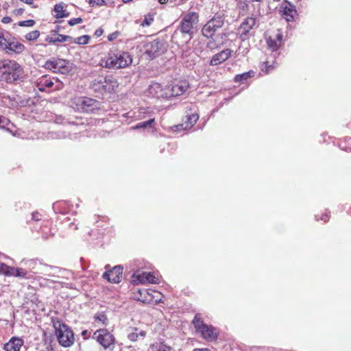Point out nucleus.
I'll use <instances>...</instances> for the list:
<instances>
[{"mask_svg": "<svg viewBox=\"0 0 351 351\" xmlns=\"http://www.w3.org/2000/svg\"><path fill=\"white\" fill-rule=\"evenodd\" d=\"M24 77L23 67L15 60H0V80L8 83L21 81Z\"/></svg>", "mask_w": 351, "mask_h": 351, "instance_id": "nucleus-1", "label": "nucleus"}, {"mask_svg": "<svg viewBox=\"0 0 351 351\" xmlns=\"http://www.w3.org/2000/svg\"><path fill=\"white\" fill-rule=\"evenodd\" d=\"M132 63V57L129 52L123 51H110L102 60L103 67L119 69L128 67Z\"/></svg>", "mask_w": 351, "mask_h": 351, "instance_id": "nucleus-2", "label": "nucleus"}, {"mask_svg": "<svg viewBox=\"0 0 351 351\" xmlns=\"http://www.w3.org/2000/svg\"><path fill=\"white\" fill-rule=\"evenodd\" d=\"M52 322L60 344L65 348L71 346L74 343V335L71 329L59 319H53Z\"/></svg>", "mask_w": 351, "mask_h": 351, "instance_id": "nucleus-3", "label": "nucleus"}, {"mask_svg": "<svg viewBox=\"0 0 351 351\" xmlns=\"http://www.w3.org/2000/svg\"><path fill=\"white\" fill-rule=\"evenodd\" d=\"M91 86L95 91L111 93L118 87L119 83L117 79L112 75L99 76L93 81Z\"/></svg>", "mask_w": 351, "mask_h": 351, "instance_id": "nucleus-4", "label": "nucleus"}, {"mask_svg": "<svg viewBox=\"0 0 351 351\" xmlns=\"http://www.w3.org/2000/svg\"><path fill=\"white\" fill-rule=\"evenodd\" d=\"M45 68L64 75H68L73 71L74 66L70 62L60 58H52L47 60L45 64Z\"/></svg>", "mask_w": 351, "mask_h": 351, "instance_id": "nucleus-5", "label": "nucleus"}, {"mask_svg": "<svg viewBox=\"0 0 351 351\" xmlns=\"http://www.w3.org/2000/svg\"><path fill=\"white\" fill-rule=\"evenodd\" d=\"M196 331L199 332L204 339L213 341L217 339L216 330L211 326L206 325L201 319L199 315H196L193 321Z\"/></svg>", "mask_w": 351, "mask_h": 351, "instance_id": "nucleus-6", "label": "nucleus"}, {"mask_svg": "<svg viewBox=\"0 0 351 351\" xmlns=\"http://www.w3.org/2000/svg\"><path fill=\"white\" fill-rule=\"evenodd\" d=\"M92 338L96 340L104 349L110 348L115 343L114 337L105 328L97 330Z\"/></svg>", "mask_w": 351, "mask_h": 351, "instance_id": "nucleus-7", "label": "nucleus"}, {"mask_svg": "<svg viewBox=\"0 0 351 351\" xmlns=\"http://www.w3.org/2000/svg\"><path fill=\"white\" fill-rule=\"evenodd\" d=\"M166 49L165 43L158 40H154L151 42H147L143 45V53L147 56L149 58H154L164 52Z\"/></svg>", "mask_w": 351, "mask_h": 351, "instance_id": "nucleus-8", "label": "nucleus"}, {"mask_svg": "<svg viewBox=\"0 0 351 351\" xmlns=\"http://www.w3.org/2000/svg\"><path fill=\"white\" fill-rule=\"evenodd\" d=\"M138 293L141 296L138 300L144 303L158 304L162 302L163 298L161 293L153 289L139 290Z\"/></svg>", "mask_w": 351, "mask_h": 351, "instance_id": "nucleus-9", "label": "nucleus"}, {"mask_svg": "<svg viewBox=\"0 0 351 351\" xmlns=\"http://www.w3.org/2000/svg\"><path fill=\"white\" fill-rule=\"evenodd\" d=\"M145 94L148 97L154 98H168L167 86L163 87L158 82H152L146 90Z\"/></svg>", "mask_w": 351, "mask_h": 351, "instance_id": "nucleus-10", "label": "nucleus"}, {"mask_svg": "<svg viewBox=\"0 0 351 351\" xmlns=\"http://www.w3.org/2000/svg\"><path fill=\"white\" fill-rule=\"evenodd\" d=\"M54 80L58 84L55 88L60 89L62 86V84L57 79L51 78L48 75H43L38 78L36 81V87L41 92L45 91L47 88H51L53 86Z\"/></svg>", "mask_w": 351, "mask_h": 351, "instance_id": "nucleus-11", "label": "nucleus"}, {"mask_svg": "<svg viewBox=\"0 0 351 351\" xmlns=\"http://www.w3.org/2000/svg\"><path fill=\"white\" fill-rule=\"evenodd\" d=\"M282 33L279 29L270 35L266 36V42L268 48L273 51L278 49L282 42Z\"/></svg>", "mask_w": 351, "mask_h": 351, "instance_id": "nucleus-12", "label": "nucleus"}, {"mask_svg": "<svg viewBox=\"0 0 351 351\" xmlns=\"http://www.w3.org/2000/svg\"><path fill=\"white\" fill-rule=\"evenodd\" d=\"M189 87V84L186 81H180L171 87L167 86L168 98L171 97H177L184 94Z\"/></svg>", "mask_w": 351, "mask_h": 351, "instance_id": "nucleus-13", "label": "nucleus"}, {"mask_svg": "<svg viewBox=\"0 0 351 351\" xmlns=\"http://www.w3.org/2000/svg\"><path fill=\"white\" fill-rule=\"evenodd\" d=\"M123 267L119 265L114 267L111 270L106 271L103 278L112 283H119L122 278Z\"/></svg>", "mask_w": 351, "mask_h": 351, "instance_id": "nucleus-14", "label": "nucleus"}, {"mask_svg": "<svg viewBox=\"0 0 351 351\" xmlns=\"http://www.w3.org/2000/svg\"><path fill=\"white\" fill-rule=\"evenodd\" d=\"M74 103L76 104L77 110L89 112L93 110L96 101L88 97H77L75 99Z\"/></svg>", "mask_w": 351, "mask_h": 351, "instance_id": "nucleus-15", "label": "nucleus"}, {"mask_svg": "<svg viewBox=\"0 0 351 351\" xmlns=\"http://www.w3.org/2000/svg\"><path fill=\"white\" fill-rule=\"evenodd\" d=\"M232 53L233 51L230 49H225L222 50L213 56L210 60V64L211 66H217L221 64L228 60Z\"/></svg>", "mask_w": 351, "mask_h": 351, "instance_id": "nucleus-16", "label": "nucleus"}, {"mask_svg": "<svg viewBox=\"0 0 351 351\" xmlns=\"http://www.w3.org/2000/svg\"><path fill=\"white\" fill-rule=\"evenodd\" d=\"M136 278L142 284L147 282L152 284H158L160 282L159 277L150 272H143L140 274H138L136 276Z\"/></svg>", "mask_w": 351, "mask_h": 351, "instance_id": "nucleus-17", "label": "nucleus"}, {"mask_svg": "<svg viewBox=\"0 0 351 351\" xmlns=\"http://www.w3.org/2000/svg\"><path fill=\"white\" fill-rule=\"evenodd\" d=\"M23 341L19 337H12L8 343L4 345V350L5 351H20Z\"/></svg>", "mask_w": 351, "mask_h": 351, "instance_id": "nucleus-18", "label": "nucleus"}, {"mask_svg": "<svg viewBox=\"0 0 351 351\" xmlns=\"http://www.w3.org/2000/svg\"><path fill=\"white\" fill-rule=\"evenodd\" d=\"M71 39H72V37L69 36H65V35L59 34H56V33H51V34L48 35L46 37L45 40H46V41H47L49 43H54L56 42H59V43L69 42L70 40H71Z\"/></svg>", "mask_w": 351, "mask_h": 351, "instance_id": "nucleus-19", "label": "nucleus"}, {"mask_svg": "<svg viewBox=\"0 0 351 351\" xmlns=\"http://www.w3.org/2000/svg\"><path fill=\"white\" fill-rule=\"evenodd\" d=\"M27 272L22 268H15L7 265L3 275L7 276L25 277Z\"/></svg>", "mask_w": 351, "mask_h": 351, "instance_id": "nucleus-20", "label": "nucleus"}, {"mask_svg": "<svg viewBox=\"0 0 351 351\" xmlns=\"http://www.w3.org/2000/svg\"><path fill=\"white\" fill-rule=\"evenodd\" d=\"M187 121L184 123V124H181L180 125H177L176 128L178 130H186L190 129L198 120L199 116L197 114H193L186 117Z\"/></svg>", "mask_w": 351, "mask_h": 351, "instance_id": "nucleus-21", "label": "nucleus"}, {"mask_svg": "<svg viewBox=\"0 0 351 351\" xmlns=\"http://www.w3.org/2000/svg\"><path fill=\"white\" fill-rule=\"evenodd\" d=\"M221 27V25H215L214 23H205L202 27V34L205 37L210 38L214 35L217 28Z\"/></svg>", "mask_w": 351, "mask_h": 351, "instance_id": "nucleus-22", "label": "nucleus"}, {"mask_svg": "<svg viewBox=\"0 0 351 351\" xmlns=\"http://www.w3.org/2000/svg\"><path fill=\"white\" fill-rule=\"evenodd\" d=\"M146 336V332L137 328H132V331L128 334V338L132 341H136L139 339H143Z\"/></svg>", "mask_w": 351, "mask_h": 351, "instance_id": "nucleus-23", "label": "nucleus"}, {"mask_svg": "<svg viewBox=\"0 0 351 351\" xmlns=\"http://www.w3.org/2000/svg\"><path fill=\"white\" fill-rule=\"evenodd\" d=\"M6 49L12 52L20 53L23 51L25 47L18 41H11L9 40Z\"/></svg>", "mask_w": 351, "mask_h": 351, "instance_id": "nucleus-24", "label": "nucleus"}, {"mask_svg": "<svg viewBox=\"0 0 351 351\" xmlns=\"http://www.w3.org/2000/svg\"><path fill=\"white\" fill-rule=\"evenodd\" d=\"M53 11L56 19L66 17L69 15V13L64 9V5L63 3L56 5Z\"/></svg>", "mask_w": 351, "mask_h": 351, "instance_id": "nucleus-25", "label": "nucleus"}, {"mask_svg": "<svg viewBox=\"0 0 351 351\" xmlns=\"http://www.w3.org/2000/svg\"><path fill=\"white\" fill-rule=\"evenodd\" d=\"M149 349L151 351H171L172 350L164 342H155L150 346Z\"/></svg>", "mask_w": 351, "mask_h": 351, "instance_id": "nucleus-26", "label": "nucleus"}, {"mask_svg": "<svg viewBox=\"0 0 351 351\" xmlns=\"http://www.w3.org/2000/svg\"><path fill=\"white\" fill-rule=\"evenodd\" d=\"M296 12H297L294 9V6L289 4V6H286L284 8L283 14L285 16L286 21L289 22L294 19V16L296 14Z\"/></svg>", "mask_w": 351, "mask_h": 351, "instance_id": "nucleus-27", "label": "nucleus"}, {"mask_svg": "<svg viewBox=\"0 0 351 351\" xmlns=\"http://www.w3.org/2000/svg\"><path fill=\"white\" fill-rule=\"evenodd\" d=\"M252 28V26L250 25V23H241L238 28V34H239L242 39L244 40Z\"/></svg>", "mask_w": 351, "mask_h": 351, "instance_id": "nucleus-28", "label": "nucleus"}, {"mask_svg": "<svg viewBox=\"0 0 351 351\" xmlns=\"http://www.w3.org/2000/svg\"><path fill=\"white\" fill-rule=\"evenodd\" d=\"M46 270L44 271L45 274L49 277L58 276V274L61 272V269L57 267H53L45 265Z\"/></svg>", "mask_w": 351, "mask_h": 351, "instance_id": "nucleus-29", "label": "nucleus"}, {"mask_svg": "<svg viewBox=\"0 0 351 351\" xmlns=\"http://www.w3.org/2000/svg\"><path fill=\"white\" fill-rule=\"evenodd\" d=\"M199 16L198 14L195 12H191L184 15L181 22L184 23H193L197 22L198 21Z\"/></svg>", "mask_w": 351, "mask_h": 351, "instance_id": "nucleus-30", "label": "nucleus"}, {"mask_svg": "<svg viewBox=\"0 0 351 351\" xmlns=\"http://www.w3.org/2000/svg\"><path fill=\"white\" fill-rule=\"evenodd\" d=\"M90 37L88 35H84L81 36L77 38H72L71 40H70V43H75L78 45H86L88 43L90 40Z\"/></svg>", "mask_w": 351, "mask_h": 351, "instance_id": "nucleus-31", "label": "nucleus"}, {"mask_svg": "<svg viewBox=\"0 0 351 351\" xmlns=\"http://www.w3.org/2000/svg\"><path fill=\"white\" fill-rule=\"evenodd\" d=\"M154 119H150L148 121L141 122L138 124H136L135 126H133L132 128L133 130H137V129H144L147 128L148 126L152 127V123H154Z\"/></svg>", "mask_w": 351, "mask_h": 351, "instance_id": "nucleus-32", "label": "nucleus"}, {"mask_svg": "<svg viewBox=\"0 0 351 351\" xmlns=\"http://www.w3.org/2000/svg\"><path fill=\"white\" fill-rule=\"evenodd\" d=\"M253 72H246L242 74L237 75L234 77V81L237 82H242L252 76Z\"/></svg>", "mask_w": 351, "mask_h": 351, "instance_id": "nucleus-33", "label": "nucleus"}, {"mask_svg": "<svg viewBox=\"0 0 351 351\" xmlns=\"http://www.w3.org/2000/svg\"><path fill=\"white\" fill-rule=\"evenodd\" d=\"M8 41V34L0 32V48L6 49Z\"/></svg>", "mask_w": 351, "mask_h": 351, "instance_id": "nucleus-34", "label": "nucleus"}, {"mask_svg": "<svg viewBox=\"0 0 351 351\" xmlns=\"http://www.w3.org/2000/svg\"><path fill=\"white\" fill-rule=\"evenodd\" d=\"M180 31L184 34H190L192 29V23H181Z\"/></svg>", "mask_w": 351, "mask_h": 351, "instance_id": "nucleus-35", "label": "nucleus"}, {"mask_svg": "<svg viewBox=\"0 0 351 351\" xmlns=\"http://www.w3.org/2000/svg\"><path fill=\"white\" fill-rule=\"evenodd\" d=\"M39 35H40L39 32L37 30H35V31H32L31 32L27 33L25 37L28 40H36V38H38Z\"/></svg>", "mask_w": 351, "mask_h": 351, "instance_id": "nucleus-36", "label": "nucleus"}, {"mask_svg": "<svg viewBox=\"0 0 351 351\" xmlns=\"http://www.w3.org/2000/svg\"><path fill=\"white\" fill-rule=\"evenodd\" d=\"M95 319L97 322L102 323L104 325L107 324L108 319H107L106 315L104 313L97 314L95 316Z\"/></svg>", "mask_w": 351, "mask_h": 351, "instance_id": "nucleus-37", "label": "nucleus"}, {"mask_svg": "<svg viewBox=\"0 0 351 351\" xmlns=\"http://www.w3.org/2000/svg\"><path fill=\"white\" fill-rule=\"evenodd\" d=\"M88 3L91 6H102L106 4L105 0H89Z\"/></svg>", "mask_w": 351, "mask_h": 351, "instance_id": "nucleus-38", "label": "nucleus"}, {"mask_svg": "<svg viewBox=\"0 0 351 351\" xmlns=\"http://www.w3.org/2000/svg\"><path fill=\"white\" fill-rule=\"evenodd\" d=\"M10 123V121L3 116H0V128H4L5 126L8 125Z\"/></svg>", "mask_w": 351, "mask_h": 351, "instance_id": "nucleus-39", "label": "nucleus"}, {"mask_svg": "<svg viewBox=\"0 0 351 351\" xmlns=\"http://www.w3.org/2000/svg\"><path fill=\"white\" fill-rule=\"evenodd\" d=\"M120 33L118 31H116L112 34H110L108 36V40L109 41H113L114 40L117 39L118 36H119Z\"/></svg>", "mask_w": 351, "mask_h": 351, "instance_id": "nucleus-40", "label": "nucleus"}, {"mask_svg": "<svg viewBox=\"0 0 351 351\" xmlns=\"http://www.w3.org/2000/svg\"><path fill=\"white\" fill-rule=\"evenodd\" d=\"M264 64L265 67V71L267 73H268L274 68L272 65H269L268 62H264Z\"/></svg>", "mask_w": 351, "mask_h": 351, "instance_id": "nucleus-41", "label": "nucleus"}, {"mask_svg": "<svg viewBox=\"0 0 351 351\" xmlns=\"http://www.w3.org/2000/svg\"><path fill=\"white\" fill-rule=\"evenodd\" d=\"M7 265L3 263H0V274H3L5 269H6Z\"/></svg>", "mask_w": 351, "mask_h": 351, "instance_id": "nucleus-42", "label": "nucleus"}, {"mask_svg": "<svg viewBox=\"0 0 351 351\" xmlns=\"http://www.w3.org/2000/svg\"><path fill=\"white\" fill-rule=\"evenodd\" d=\"M104 31L101 29H97L95 32V35L97 37L100 36L103 34Z\"/></svg>", "mask_w": 351, "mask_h": 351, "instance_id": "nucleus-43", "label": "nucleus"}, {"mask_svg": "<svg viewBox=\"0 0 351 351\" xmlns=\"http://www.w3.org/2000/svg\"><path fill=\"white\" fill-rule=\"evenodd\" d=\"M32 219L35 221H39L40 219L38 213H33Z\"/></svg>", "mask_w": 351, "mask_h": 351, "instance_id": "nucleus-44", "label": "nucleus"}, {"mask_svg": "<svg viewBox=\"0 0 351 351\" xmlns=\"http://www.w3.org/2000/svg\"><path fill=\"white\" fill-rule=\"evenodd\" d=\"M82 20L81 18H75V19L69 20L68 22H71V23H73V22H82Z\"/></svg>", "mask_w": 351, "mask_h": 351, "instance_id": "nucleus-45", "label": "nucleus"}, {"mask_svg": "<svg viewBox=\"0 0 351 351\" xmlns=\"http://www.w3.org/2000/svg\"><path fill=\"white\" fill-rule=\"evenodd\" d=\"M23 12V9H22V8H19V9H17V10H14V13H15L16 14H22Z\"/></svg>", "mask_w": 351, "mask_h": 351, "instance_id": "nucleus-46", "label": "nucleus"}, {"mask_svg": "<svg viewBox=\"0 0 351 351\" xmlns=\"http://www.w3.org/2000/svg\"><path fill=\"white\" fill-rule=\"evenodd\" d=\"M10 21H11L10 17L5 16V17H3V18L1 19V22H10Z\"/></svg>", "mask_w": 351, "mask_h": 351, "instance_id": "nucleus-47", "label": "nucleus"}, {"mask_svg": "<svg viewBox=\"0 0 351 351\" xmlns=\"http://www.w3.org/2000/svg\"><path fill=\"white\" fill-rule=\"evenodd\" d=\"M329 217L327 215H324L322 217L321 219L324 220V221H327L328 220Z\"/></svg>", "mask_w": 351, "mask_h": 351, "instance_id": "nucleus-48", "label": "nucleus"}, {"mask_svg": "<svg viewBox=\"0 0 351 351\" xmlns=\"http://www.w3.org/2000/svg\"><path fill=\"white\" fill-rule=\"evenodd\" d=\"M21 1H23L27 4H32L33 3V0H20Z\"/></svg>", "mask_w": 351, "mask_h": 351, "instance_id": "nucleus-49", "label": "nucleus"}, {"mask_svg": "<svg viewBox=\"0 0 351 351\" xmlns=\"http://www.w3.org/2000/svg\"><path fill=\"white\" fill-rule=\"evenodd\" d=\"M202 51V49L199 48L198 49L197 47H195V53L197 54V55H199L200 53V52Z\"/></svg>", "mask_w": 351, "mask_h": 351, "instance_id": "nucleus-50", "label": "nucleus"}, {"mask_svg": "<svg viewBox=\"0 0 351 351\" xmlns=\"http://www.w3.org/2000/svg\"><path fill=\"white\" fill-rule=\"evenodd\" d=\"M19 24L21 26H32V25H34V23H19Z\"/></svg>", "mask_w": 351, "mask_h": 351, "instance_id": "nucleus-51", "label": "nucleus"}, {"mask_svg": "<svg viewBox=\"0 0 351 351\" xmlns=\"http://www.w3.org/2000/svg\"><path fill=\"white\" fill-rule=\"evenodd\" d=\"M182 59H184V60H185L186 61H189V57L187 56L186 53H184L183 54V57H182Z\"/></svg>", "mask_w": 351, "mask_h": 351, "instance_id": "nucleus-52", "label": "nucleus"}, {"mask_svg": "<svg viewBox=\"0 0 351 351\" xmlns=\"http://www.w3.org/2000/svg\"><path fill=\"white\" fill-rule=\"evenodd\" d=\"M169 1V0H158L159 3H160V4H165V3H167V1Z\"/></svg>", "mask_w": 351, "mask_h": 351, "instance_id": "nucleus-53", "label": "nucleus"}, {"mask_svg": "<svg viewBox=\"0 0 351 351\" xmlns=\"http://www.w3.org/2000/svg\"><path fill=\"white\" fill-rule=\"evenodd\" d=\"M193 351H210L208 349H195Z\"/></svg>", "mask_w": 351, "mask_h": 351, "instance_id": "nucleus-54", "label": "nucleus"}, {"mask_svg": "<svg viewBox=\"0 0 351 351\" xmlns=\"http://www.w3.org/2000/svg\"><path fill=\"white\" fill-rule=\"evenodd\" d=\"M21 22H28V23H30V22H35L34 20L32 19H28V20H25V21H22Z\"/></svg>", "mask_w": 351, "mask_h": 351, "instance_id": "nucleus-55", "label": "nucleus"}, {"mask_svg": "<svg viewBox=\"0 0 351 351\" xmlns=\"http://www.w3.org/2000/svg\"><path fill=\"white\" fill-rule=\"evenodd\" d=\"M87 333H88V331H87V330H84V331L82 332V335L84 337L85 335H86V334H87Z\"/></svg>", "mask_w": 351, "mask_h": 351, "instance_id": "nucleus-56", "label": "nucleus"}, {"mask_svg": "<svg viewBox=\"0 0 351 351\" xmlns=\"http://www.w3.org/2000/svg\"><path fill=\"white\" fill-rule=\"evenodd\" d=\"M123 3H130L131 2L132 0H122Z\"/></svg>", "mask_w": 351, "mask_h": 351, "instance_id": "nucleus-57", "label": "nucleus"}, {"mask_svg": "<svg viewBox=\"0 0 351 351\" xmlns=\"http://www.w3.org/2000/svg\"><path fill=\"white\" fill-rule=\"evenodd\" d=\"M199 48L201 49L202 45H200V43H199V42H197V43H195V47H197V46H199Z\"/></svg>", "mask_w": 351, "mask_h": 351, "instance_id": "nucleus-58", "label": "nucleus"}, {"mask_svg": "<svg viewBox=\"0 0 351 351\" xmlns=\"http://www.w3.org/2000/svg\"><path fill=\"white\" fill-rule=\"evenodd\" d=\"M142 25H150V23H142Z\"/></svg>", "mask_w": 351, "mask_h": 351, "instance_id": "nucleus-59", "label": "nucleus"}, {"mask_svg": "<svg viewBox=\"0 0 351 351\" xmlns=\"http://www.w3.org/2000/svg\"><path fill=\"white\" fill-rule=\"evenodd\" d=\"M143 22H145V23L148 22L147 19H146V18H145V19H144Z\"/></svg>", "mask_w": 351, "mask_h": 351, "instance_id": "nucleus-60", "label": "nucleus"}, {"mask_svg": "<svg viewBox=\"0 0 351 351\" xmlns=\"http://www.w3.org/2000/svg\"><path fill=\"white\" fill-rule=\"evenodd\" d=\"M241 4H242L243 6H244V5H245V6L247 5V4H246L245 3H242Z\"/></svg>", "mask_w": 351, "mask_h": 351, "instance_id": "nucleus-61", "label": "nucleus"}, {"mask_svg": "<svg viewBox=\"0 0 351 351\" xmlns=\"http://www.w3.org/2000/svg\"><path fill=\"white\" fill-rule=\"evenodd\" d=\"M213 19H211V20H210L208 22H209V23H211V22H213Z\"/></svg>", "mask_w": 351, "mask_h": 351, "instance_id": "nucleus-62", "label": "nucleus"}, {"mask_svg": "<svg viewBox=\"0 0 351 351\" xmlns=\"http://www.w3.org/2000/svg\"><path fill=\"white\" fill-rule=\"evenodd\" d=\"M69 24H70L71 25H75V23H69Z\"/></svg>", "mask_w": 351, "mask_h": 351, "instance_id": "nucleus-63", "label": "nucleus"}, {"mask_svg": "<svg viewBox=\"0 0 351 351\" xmlns=\"http://www.w3.org/2000/svg\"><path fill=\"white\" fill-rule=\"evenodd\" d=\"M121 351H128V350H121Z\"/></svg>", "mask_w": 351, "mask_h": 351, "instance_id": "nucleus-64", "label": "nucleus"}]
</instances>
